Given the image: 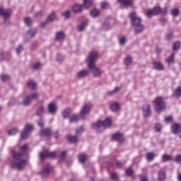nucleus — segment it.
<instances>
[{
	"mask_svg": "<svg viewBox=\"0 0 181 181\" xmlns=\"http://www.w3.org/2000/svg\"><path fill=\"white\" fill-rule=\"evenodd\" d=\"M84 132V127L81 126L79 129H76V135H81Z\"/></svg>",
	"mask_w": 181,
	"mask_h": 181,
	"instance_id": "nucleus-45",
	"label": "nucleus"
},
{
	"mask_svg": "<svg viewBox=\"0 0 181 181\" xmlns=\"http://www.w3.org/2000/svg\"><path fill=\"white\" fill-rule=\"evenodd\" d=\"M11 13H12V10L10 8L5 9L0 7V16H3L4 18V22H6V21L11 18Z\"/></svg>",
	"mask_w": 181,
	"mask_h": 181,
	"instance_id": "nucleus-9",
	"label": "nucleus"
},
{
	"mask_svg": "<svg viewBox=\"0 0 181 181\" xmlns=\"http://www.w3.org/2000/svg\"><path fill=\"white\" fill-rule=\"evenodd\" d=\"M171 131L173 134H179L181 132V125L179 124H174L171 126Z\"/></svg>",
	"mask_w": 181,
	"mask_h": 181,
	"instance_id": "nucleus-19",
	"label": "nucleus"
},
{
	"mask_svg": "<svg viewBox=\"0 0 181 181\" xmlns=\"http://www.w3.org/2000/svg\"><path fill=\"white\" fill-rule=\"evenodd\" d=\"M160 12H162L160 6H156L153 8V10H148L146 13V16L147 18H151L152 16H155V15H159Z\"/></svg>",
	"mask_w": 181,
	"mask_h": 181,
	"instance_id": "nucleus-7",
	"label": "nucleus"
},
{
	"mask_svg": "<svg viewBox=\"0 0 181 181\" xmlns=\"http://www.w3.org/2000/svg\"><path fill=\"white\" fill-rule=\"evenodd\" d=\"M87 76H88V71L85 70V69L78 71L76 74V76L78 78H83Z\"/></svg>",
	"mask_w": 181,
	"mask_h": 181,
	"instance_id": "nucleus-22",
	"label": "nucleus"
},
{
	"mask_svg": "<svg viewBox=\"0 0 181 181\" xmlns=\"http://www.w3.org/2000/svg\"><path fill=\"white\" fill-rule=\"evenodd\" d=\"M71 112V110L70 108H66L62 112V115L64 118H69L70 117V114Z\"/></svg>",
	"mask_w": 181,
	"mask_h": 181,
	"instance_id": "nucleus-33",
	"label": "nucleus"
},
{
	"mask_svg": "<svg viewBox=\"0 0 181 181\" xmlns=\"http://www.w3.org/2000/svg\"><path fill=\"white\" fill-rule=\"evenodd\" d=\"M33 131V126L31 124H27L24 127V130L21 134V139H26L30 135V132Z\"/></svg>",
	"mask_w": 181,
	"mask_h": 181,
	"instance_id": "nucleus-5",
	"label": "nucleus"
},
{
	"mask_svg": "<svg viewBox=\"0 0 181 181\" xmlns=\"http://www.w3.org/2000/svg\"><path fill=\"white\" fill-rule=\"evenodd\" d=\"M118 91H119V87H116L113 90L110 92V94L112 95L113 94L118 93Z\"/></svg>",
	"mask_w": 181,
	"mask_h": 181,
	"instance_id": "nucleus-58",
	"label": "nucleus"
},
{
	"mask_svg": "<svg viewBox=\"0 0 181 181\" xmlns=\"http://www.w3.org/2000/svg\"><path fill=\"white\" fill-rule=\"evenodd\" d=\"M116 165H117V168H121V166H122V163H121V161H116Z\"/></svg>",
	"mask_w": 181,
	"mask_h": 181,
	"instance_id": "nucleus-64",
	"label": "nucleus"
},
{
	"mask_svg": "<svg viewBox=\"0 0 181 181\" xmlns=\"http://www.w3.org/2000/svg\"><path fill=\"white\" fill-rule=\"evenodd\" d=\"M165 177H166V175H165V172H163V171H160V172L158 173V180H159V181H163V180H165Z\"/></svg>",
	"mask_w": 181,
	"mask_h": 181,
	"instance_id": "nucleus-39",
	"label": "nucleus"
},
{
	"mask_svg": "<svg viewBox=\"0 0 181 181\" xmlns=\"http://www.w3.org/2000/svg\"><path fill=\"white\" fill-rule=\"evenodd\" d=\"M110 6V4L108 2H103L101 4L102 9H107Z\"/></svg>",
	"mask_w": 181,
	"mask_h": 181,
	"instance_id": "nucleus-52",
	"label": "nucleus"
},
{
	"mask_svg": "<svg viewBox=\"0 0 181 181\" xmlns=\"http://www.w3.org/2000/svg\"><path fill=\"white\" fill-rule=\"evenodd\" d=\"M117 1L126 8H129V6H132L134 4V0H117Z\"/></svg>",
	"mask_w": 181,
	"mask_h": 181,
	"instance_id": "nucleus-17",
	"label": "nucleus"
},
{
	"mask_svg": "<svg viewBox=\"0 0 181 181\" xmlns=\"http://www.w3.org/2000/svg\"><path fill=\"white\" fill-rule=\"evenodd\" d=\"M155 156H156V154L153 152H149L146 154V159L147 160H153L155 159Z\"/></svg>",
	"mask_w": 181,
	"mask_h": 181,
	"instance_id": "nucleus-34",
	"label": "nucleus"
},
{
	"mask_svg": "<svg viewBox=\"0 0 181 181\" xmlns=\"http://www.w3.org/2000/svg\"><path fill=\"white\" fill-rule=\"evenodd\" d=\"M118 178V174H117V173H113L111 174V179H112L113 180H115V179Z\"/></svg>",
	"mask_w": 181,
	"mask_h": 181,
	"instance_id": "nucleus-55",
	"label": "nucleus"
},
{
	"mask_svg": "<svg viewBox=\"0 0 181 181\" xmlns=\"http://www.w3.org/2000/svg\"><path fill=\"white\" fill-rule=\"evenodd\" d=\"M19 132L18 128H13L8 132V135H16Z\"/></svg>",
	"mask_w": 181,
	"mask_h": 181,
	"instance_id": "nucleus-43",
	"label": "nucleus"
},
{
	"mask_svg": "<svg viewBox=\"0 0 181 181\" xmlns=\"http://www.w3.org/2000/svg\"><path fill=\"white\" fill-rule=\"evenodd\" d=\"M67 139L69 142H71L72 144H76V142L78 141V138H77V136H68Z\"/></svg>",
	"mask_w": 181,
	"mask_h": 181,
	"instance_id": "nucleus-35",
	"label": "nucleus"
},
{
	"mask_svg": "<svg viewBox=\"0 0 181 181\" xmlns=\"http://www.w3.org/2000/svg\"><path fill=\"white\" fill-rule=\"evenodd\" d=\"M129 18L132 21V26L135 28V33L136 35H139V33H142L144 32V25L141 23V18L136 15V13L133 12L129 14Z\"/></svg>",
	"mask_w": 181,
	"mask_h": 181,
	"instance_id": "nucleus-2",
	"label": "nucleus"
},
{
	"mask_svg": "<svg viewBox=\"0 0 181 181\" xmlns=\"http://www.w3.org/2000/svg\"><path fill=\"white\" fill-rule=\"evenodd\" d=\"M40 66H42V64H40L39 62H37V63L33 64V69L34 70H39V69L40 68Z\"/></svg>",
	"mask_w": 181,
	"mask_h": 181,
	"instance_id": "nucleus-47",
	"label": "nucleus"
},
{
	"mask_svg": "<svg viewBox=\"0 0 181 181\" xmlns=\"http://www.w3.org/2000/svg\"><path fill=\"white\" fill-rule=\"evenodd\" d=\"M27 84L28 88H30V90H35L37 87V84L33 81H29Z\"/></svg>",
	"mask_w": 181,
	"mask_h": 181,
	"instance_id": "nucleus-29",
	"label": "nucleus"
},
{
	"mask_svg": "<svg viewBox=\"0 0 181 181\" xmlns=\"http://www.w3.org/2000/svg\"><path fill=\"white\" fill-rule=\"evenodd\" d=\"M72 12H74V13H81V12H83V5L75 4L72 7Z\"/></svg>",
	"mask_w": 181,
	"mask_h": 181,
	"instance_id": "nucleus-18",
	"label": "nucleus"
},
{
	"mask_svg": "<svg viewBox=\"0 0 181 181\" xmlns=\"http://www.w3.org/2000/svg\"><path fill=\"white\" fill-rule=\"evenodd\" d=\"M166 62L168 66H170V64H173V63H175V53H171L169 58L166 59Z\"/></svg>",
	"mask_w": 181,
	"mask_h": 181,
	"instance_id": "nucleus-25",
	"label": "nucleus"
},
{
	"mask_svg": "<svg viewBox=\"0 0 181 181\" xmlns=\"http://www.w3.org/2000/svg\"><path fill=\"white\" fill-rule=\"evenodd\" d=\"M26 166V160H21L18 163H15L11 165L13 169H16L17 170H22Z\"/></svg>",
	"mask_w": 181,
	"mask_h": 181,
	"instance_id": "nucleus-12",
	"label": "nucleus"
},
{
	"mask_svg": "<svg viewBox=\"0 0 181 181\" xmlns=\"http://www.w3.org/2000/svg\"><path fill=\"white\" fill-rule=\"evenodd\" d=\"M63 59H64V57L62 55H61V54L57 55V62H63Z\"/></svg>",
	"mask_w": 181,
	"mask_h": 181,
	"instance_id": "nucleus-61",
	"label": "nucleus"
},
{
	"mask_svg": "<svg viewBox=\"0 0 181 181\" xmlns=\"http://www.w3.org/2000/svg\"><path fill=\"white\" fill-rule=\"evenodd\" d=\"M39 97V93H34L32 95H30L27 97H25L23 101V104L24 105H29L32 101L36 100Z\"/></svg>",
	"mask_w": 181,
	"mask_h": 181,
	"instance_id": "nucleus-11",
	"label": "nucleus"
},
{
	"mask_svg": "<svg viewBox=\"0 0 181 181\" xmlns=\"http://www.w3.org/2000/svg\"><path fill=\"white\" fill-rule=\"evenodd\" d=\"M153 68L154 70H157L158 71H162V70H165V66L163 64L158 62L153 63Z\"/></svg>",
	"mask_w": 181,
	"mask_h": 181,
	"instance_id": "nucleus-16",
	"label": "nucleus"
},
{
	"mask_svg": "<svg viewBox=\"0 0 181 181\" xmlns=\"http://www.w3.org/2000/svg\"><path fill=\"white\" fill-rule=\"evenodd\" d=\"M140 179H141V181H148V177H146V176L145 175L141 176Z\"/></svg>",
	"mask_w": 181,
	"mask_h": 181,
	"instance_id": "nucleus-63",
	"label": "nucleus"
},
{
	"mask_svg": "<svg viewBox=\"0 0 181 181\" xmlns=\"http://www.w3.org/2000/svg\"><path fill=\"white\" fill-rule=\"evenodd\" d=\"M28 150V144H24L20 148V153H15L13 155V158L14 160H19V159H22V156L23 155H26V151Z\"/></svg>",
	"mask_w": 181,
	"mask_h": 181,
	"instance_id": "nucleus-6",
	"label": "nucleus"
},
{
	"mask_svg": "<svg viewBox=\"0 0 181 181\" xmlns=\"http://www.w3.org/2000/svg\"><path fill=\"white\" fill-rule=\"evenodd\" d=\"M162 160L163 162H168L169 160H173V157L168 154H164L162 156Z\"/></svg>",
	"mask_w": 181,
	"mask_h": 181,
	"instance_id": "nucleus-31",
	"label": "nucleus"
},
{
	"mask_svg": "<svg viewBox=\"0 0 181 181\" xmlns=\"http://www.w3.org/2000/svg\"><path fill=\"white\" fill-rule=\"evenodd\" d=\"M172 119H173L172 116H169L165 118V122L167 123L172 122Z\"/></svg>",
	"mask_w": 181,
	"mask_h": 181,
	"instance_id": "nucleus-56",
	"label": "nucleus"
},
{
	"mask_svg": "<svg viewBox=\"0 0 181 181\" xmlns=\"http://www.w3.org/2000/svg\"><path fill=\"white\" fill-rule=\"evenodd\" d=\"M44 112H45V107H43V106H40L37 110L36 115H37V117H42V115H43Z\"/></svg>",
	"mask_w": 181,
	"mask_h": 181,
	"instance_id": "nucleus-36",
	"label": "nucleus"
},
{
	"mask_svg": "<svg viewBox=\"0 0 181 181\" xmlns=\"http://www.w3.org/2000/svg\"><path fill=\"white\" fill-rule=\"evenodd\" d=\"M56 18H57V16H56V13L52 12L51 14L48 16L47 21L48 22H53V21H55Z\"/></svg>",
	"mask_w": 181,
	"mask_h": 181,
	"instance_id": "nucleus-37",
	"label": "nucleus"
},
{
	"mask_svg": "<svg viewBox=\"0 0 181 181\" xmlns=\"http://www.w3.org/2000/svg\"><path fill=\"white\" fill-rule=\"evenodd\" d=\"M126 175H127V176H132L134 175V170L131 168H128L126 170Z\"/></svg>",
	"mask_w": 181,
	"mask_h": 181,
	"instance_id": "nucleus-50",
	"label": "nucleus"
},
{
	"mask_svg": "<svg viewBox=\"0 0 181 181\" xmlns=\"http://www.w3.org/2000/svg\"><path fill=\"white\" fill-rule=\"evenodd\" d=\"M42 15H43V13L42 11H39L35 13V18H40V16H42Z\"/></svg>",
	"mask_w": 181,
	"mask_h": 181,
	"instance_id": "nucleus-62",
	"label": "nucleus"
},
{
	"mask_svg": "<svg viewBox=\"0 0 181 181\" xmlns=\"http://www.w3.org/2000/svg\"><path fill=\"white\" fill-rule=\"evenodd\" d=\"M70 15H71V13L70 11H66L65 12L63 13V16L66 19H68V18H70Z\"/></svg>",
	"mask_w": 181,
	"mask_h": 181,
	"instance_id": "nucleus-51",
	"label": "nucleus"
},
{
	"mask_svg": "<svg viewBox=\"0 0 181 181\" xmlns=\"http://www.w3.org/2000/svg\"><path fill=\"white\" fill-rule=\"evenodd\" d=\"M57 111V106L54 103H52L48 105V112H49V114L54 115Z\"/></svg>",
	"mask_w": 181,
	"mask_h": 181,
	"instance_id": "nucleus-14",
	"label": "nucleus"
},
{
	"mask_svg": "<svg viewBox=\"0 0 181 181\" xmlns=\"http://www.w3.org/2000/svg\"><path fill=\"white\" fill-rule=\"evenodd\" d=\"M173 95L174 97L180 98L181 96V86H178L176 89L173 90Z\"/></svg>",
	"mask_w": 181,
	"mask_h": 181,
	"instance_id": "nucleus-27",
	"label": "nucleus"
},
{
	"mask_svg": "<svg viewBox=\"0 0 181 181\" xmlns=\"http://www.w3.org/2000/svg\"><path fill=\"white\" fill-rule=\"evenodd\" d=\"M153 103L155 110L157 111V112H159V111H162V110H165V107H166V105L163 101V98L162 97H157L154 100Z\"/></svg>",
	"mask_w": 181,
	"mask_h": 181,
	"instance_id": "nucleus-4",
	"label": "nucleus"
},
{
	"mask_svg": "<svg viewBox=\"0 0 181 181\" xmlns=\"http://www.w3.org/2000/svg\"><path fill=\"white\" fill-rule=\"evenodd\" d=\"M181 43L180 42L177 41L174 42L173 45V50H178L180 48Z\"/></svg>",
	"mask_w": 181,
	"mask_h": 181,
	"instance_id": "nucleus-44",
	"label": "nucleus"
},
{
	"mask_svg": "<svg viewBox=\"0 0 181 181\" xmlns=\"http://www.w3.org/2000/svg\"><path fill=\"white\" fill-rule=\"evenodd\" d=\"M64 158H66V151H62L60 154V160H64Z\"/></svg>",
	"mask_w": 181,
	"mask_h": 181,
	"instance_id": "nucleus-54",
	"label": "nucleus"
},
{
	"mask_svg": "<svg viewBox=\"0 0 181 181\" xmlns=\"http://www.w3.org/2000/svg\"><path fill=\"white\" fill-rule=\"evenodd\" d=\"M78 159L81 163H84L87 159V156L86 154H80Z\"/></svg>",
	"mask_w": 181,
	"mask_h": 181,
	"instance_id": "nucleus-41",
	"label": "nucleus"
},
{
	"mask_svg": "<svg viewBox=\"0 0 181 181\" xmlns=\"http://www.w3.org/2000/svg\"><path fill=\"white\" fill-rule=\"evenodd\" d=\"M143 115L145 117H151V106L149 105H145L143 107Z\"/></svg>",
	"mask_w": 181,
	"mask_h": 181,
	"instance_id": "nucleus-15",
	"label": "nucleus"
},
{
	"mask_svg": "<svg viewBox=\"0 0 181 181\" xmlns=\"http://www.w3.org/2000/svg\"><path fill=\"white\" fill-rule=\"evenodd\" d=\"M177 163H181V155H177L175 159Z\"/></svg>",
	"mask_w": 181,
	"mask_h": 181,
	"instance_id": "nucleus-59",
	"label": "nucleus"
},
{
	"mask_svg": "<svg viewBox=\"0 0 181 181\" xmlns=\"http://www.w3.org/2000/svg\"><path fill=\"white\" fill-rule=\"evenodd\" d=\"M119 108V104L117 102L113 103L111 105H110V109L115 112V111H118V109Z\"/></svg>",
	"mask_w": 181,
	"mask_h": 181,
	"instance_id": "nucleus-32",
	"label": "nucleus"
},
{
	"mask_svg": "<svg viewBox=\"0 0 181 181\" xmlns=\"http://www.w3.org/2000/svg\"><path fill=\"white\" fill-rule=\"evenodd\" d=\"M92 127L97 129L98 132H101L105 128L111 127V117H107L104 121H98L96 123L93 124Z\"/></svg>",
	"mask_w": 181,
	"mask_h": 181,
	"instance_id": "nucleus-3",
	"label": "nucleus"
},
{
	"mask_svg": "<svg viewBox=\"0 0 181 181\" xmlns=\"http://www.w3.org/2000/svg\"><path fill=\"white\" fill-rule=\"evenodd\" d=\"M39 127H41V128H43L45 126V121H43V119H40L39 122H38Z\"/></svg>",
	"mask_w": 181,
	"mask_h": 181,
	"instance_id": "nucleus-57",
	"label": "nucleus"
},
{
	"mask_svg": "<svg viewBox=\"0 0 181 181\" xmlns=\"http://www.w3.org/2000/svg\"><path fill=\"white\" fill-rule=\"evenodd\" d=\"M88 23V21H85L81 23V24L78 26V32H83V30H84V29H86V28H87V25Z\"/></svg>",
	"mask_w": 181,
	"mask_h": 181,
	"instance_id": "nucleus-26",
	"label": "nucleus"
},
{
	"mask_svg": "<svg viewBox=\"0 0 181 181\" xmlns=\"http://www.w3.org/2000/svg\"><path fill=\"white\" fill-rule=\"evenodd\" d=\"M80 121V117L77 115H74L71 116V117L69 119L70 124H73L74 122H78Z\"/></svg>",
	"mask_w": 181,
	"mask_h": 181,
	"instance_id": "nucleus-30",
	"label": "nucleus"
},
{
	"mask_svg": "<svg viewBox=\"0 0 181 181\" xmlns=\"http://www.w3.org/2000/svg\"><path fill=\"white\" fill-rule=\"evenodd\" d=\"M57 153V151L50 152L49 151H44L40 153V159L43 160L44 159H46V158H56Z\"/></svg>",
	"mask_w": 181,
	"mask_h": 181,
	"instance_id": "nucleus-8",
	"label": "nucleus"
},
{
	"mask_svg": "<svg viewBox=\"0 0 181 181\" xmlns=\"http://www.w3.org/2000/svg\"><path fill=\"white\" fill-rule=\"evenodd\" d=\"M50 170H52V166L47 165V167L42 168V170L40 172V175L42 176V177H45V176L49 175Z\"/></svg>",
	"mask_w": 181,
	"mask_h": 181,
	"instance_id": "nucleus-13",
	"label": "nucleus"
},
{
	"mask_svg": "<svg viewBox=\"0 0 181 181\" xmlns=\"http://www.w3.org/2000/svg\"><path fill=\"white\" fill-rule=\"evenodd\" d=\"M52 135V129H42L40 131V136H45L46 138Z\"/></svg>",
	"mask_w": 181,
	"mask_h": 181,
	"instance_id": "nucleus-20",
	"label": "nucleus"
},
{
	"mask_svg": "<svg viewBox=\"0 0 181 181\" xmlns=\"http://www.w3.org/2000/svg\"><path fill=\"white\" fill-rule=\"evenodd\" d=\"M9 78L10 77L8 75H1V77L2 81H6L9 80Z\"/></svg>",
	"mask_w": 181,
	"mask_h": 181,
	"instance_id": "nucleus-53",
	"label": "nucleus"
},
{
	"mask_svg": "<svg viewBox=\"0 0 181 181\" xmlns=\"http://www.w3.org/2000/svg\"><path fill=\"white\" fill-rule=\"evenodd\" d=\"M65 37V35L64 32H58L56 34V39L59 41L62 42V40H63Z\"/></svg>",
	"mask_w": 181,
	"mask_h": 181,
	"instance_id": "nucleus-28",
	"label": "nucleus"
},
{
	"mask_svg": "<svg viewBox=\"0 0 181 181\" xmlns=\"http://www.w3.org/2000/svg\"><path fill=\"white\" fill-rule=\"evenodd\" d=\"M98 59V54L96 52H91L89 54L86 59V62L88 64V67L92 73H93V77H100L104 71L100 68H98L97 65H95V62Z\"/></svg>",
	"mask_w": 181,
	"mask_h": 181,
	"instance_id": "nucleus-1",
	"label": "nucleus"
},
{
	"mask_svg": "<svg viewBox=\"0 0 181 181\" xmlns=\"http://www.w3.org/2000/svg\"><path fill=\"white\" fill-rule=\"evenodd\" d=\"M173 16H177V15H179V13H180V11H179V9L175 8L173 9L171 12Z\"/></svg>",
	"mask_w": 181,
	"mask_h": 181,
	"instance_id": "nucleus-49",
	"label": "nucleus"
},
{
	"mask_svg": "<svg viewBox=\"0 0 181 181\" xmlns=\"http://www.w3.org/2000/svg\"><path fill=\"white\" fill-rule=\"evenodd\" d=\"M36 33H37V30L36 28H30L27 32L28 37H35Z\"/></svg>",
	"mask_w": 181,
	"mask_h": 181,
	"instance_id": "nucleus-23",
	"label": "nucleus"
},
{
	"mask_svg": "<svg viewBox=\"0 0 181 181\" xmlns=\"http://www.w3.org/2000/svg\"><path fill=\"white\" fill-rule=\"evenodd\" d=\"M90 14L92 18H97V16L100 15V11L98 9L94 8L90 11Z\"/></svg>",
	"mask_w": 181,
	"mask_h": 181,
	"instance_id": "nucleus-38",
	"label": "nucleus"
},
{
	"mask_svg": "<svg viewBox=\"0 0 181 181\" xmlns=\"http://www.w3.org/2000/svg\"><path fill=\"white\" fill-rule=\"evenodd\" d=\"M126 66H129L132 63V58L131 57H127L124 61Z\"/></svg>",
	"mask_w": 181,
	"mask_h": 181,
	"instance_id": "nucleus-46",
	"label": "nucleus"
},
{
	"mask_svg": "<svg viewBox=\"0 0 181 181\" xmlns=\"http://www.w3.org/2000/svg\"><path fill=\"white\" fill-rule=\"evenodd\" d=\"M113 141H118L119 142H122L124 141V136L121 133H116L112 136Z\"/></svg>",
	"mask_w": 181,
	"mask_h": 181,
	"instance_id": "nucleus-21",
	"label": "nucleus"
},
{
	"mask_svg": "<svg viewBox=\"0 0 181 181\" xmlns=\"http://www.w3.org/2000/svg\"><path fill=\"white\" fill-rule=\"evenodd\" d=\"M22 50H23L22 45H19L18 47L16 49L17 54H21V52H22Z\"/></svg>",
	"mask_w": 181,
	"mask_h": 181,
	"instance_id": "nucleus-60",
	"label": "nucleus"
},
{
	"mask_svg": "<svg viewBox=\"0 0 181 181\" xmlns=\"http://www.w3.org/2000/svg\"><path fill=\"white\" fill-rule=\"evenodd\" d=\"M160 129H162V125H160V124L159 123L156 124L155 125L156 132H159Z\"/></svg>",
	"mask_w": 181,
	"mask_h": 181,
	"instance_id": "nucleus-48",
	"label": "nucleus"
},
{
	"mask_svg": "<svg viewBox=\"0 0 181 181\" xmlns=\"http://www.w3.org/2000/svg\"><path fill=\"white\" fill-rule=\"evenodd\" d=\"M119 43L120 46H124L127 43V37L125 36L119 37Z\"/></svg>",
	"mask_w": 181,
	"mask_h": 181,
	"instance_id": "nucleus-40",
	"label": "nucleus"
},
{
	"mask_svg": "<svg viewBox=\"0 0 181 181\" xmlns=\"http://www.w3.org/2000/svg\"><path fill=\"white\" fill-rule=\"evenodd\" d=\"M91 108H93V105L90 103L85 104L81 110V117H83L86 115H88L91 111Z\"/></svg>",
	"mask_w": 181,
	"mask_h": 181,
	"instance_id": "nucleus-10",
	"label": "nucleus"
},
{
	"mask_svg": "<svg viewBox=\"0 0 181 181\" xmlns=\"http://www.w3.org/2000/svg\"><path fill=\"white\" fill-rule=\"evenodd\" d=\"M24 22H25V25H27V26H30V25H32V23H33V21H32V18H30L29 17L25 18Z\"/></svg>",
	"mask_w": 181,
	"mask_h": 181,
	"instance_id": "nucleus-42",
	"label": "nucleus"
},
{
	"mask_svg": "<svg viewBox=\"0 0 181 181\" xmlns=\"http://www.w3.org/2000/svg\"><path fill=\"white\" fill-rule=\"evenodd\" d=\"M83 4L82 6L86 8V9H88L91 5H93V0H83Z\"/></svg>",
	"mask_w": 181,
	"mask_h": 181,
	"instance_id": "nucleus-24",
	"label": "nucleus"
}]
</instances>
